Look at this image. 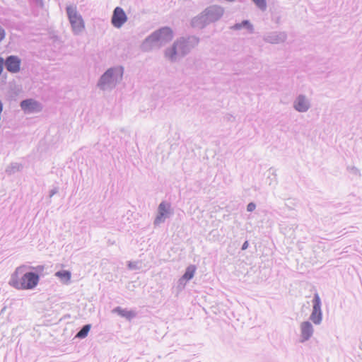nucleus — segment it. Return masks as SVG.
<instances>
[{
	"mask_svg": "<svg viewBox=\"0 0 362 362\" xmlns=\"http://www.w3.org/2000/svg\"><path fill=\"white\" fill-rule=\"evenodd\" d=\"M39 279L37 274L25 272V266H21L12 274L9 285L18 290H30L37 285Z\"/></svg>",
	"mask_w": 362,
	"mask_h": 362,
	"instance_id": "1",
	"label": "nucleus"
},
{
	"mask_svg": "<svg viewBox=\"0 0 362 362\" xmlns=\"http://www.w3.org/2000/svg\"><path fill=\"white\" fill-rule=\"evenodd\" d=\"M66 12L73 31L76 33L83 31L85 28L84 21L81 16L78 13L76 6H67Z\"/></svg>",
	"mask_w": 362,
	"mask_h": 362,
	"instance_id": "2",
	"label": "nucleus"
},
{
	"mask_svg": "<svg viewBox=\"0 0 362 362\" xmlns=\"http://www.w3.org/2000/svg\"><path fill=\"white\" fill-rule=\"evenodd\" d=\"M222 13L223 12L219 7L211 6L202 12L198 17V19L204 23L214 22L221 18Z\"/></svg>",
	"mask_w": 362,
	"mask_h": 362,
	"instance_id": "3",
	"label": "nucleus"
},
{
	"mask_svg": "<svg viewBox=\"0 0 362 362\" xmlns=\"http://www.w3.org/2000/svg\"><path fill=\"white\" fill-rule=\"evenodd\" d=\"M173 39V31L169 28H163L153 33L147 40L154 42H158L160 44L168 42Z\"/></svg>",
	"mask_w": 362,
	"mask_h": 362,
	"instance_id": "4",
	"label": "nucleus"
},
{
	"mask_svg": "<svg viewBox=\"0 0 362 362\" xmlns=\"http://www.w3.org/2000/svg\"><path fill=\"white\" fill-rule=\"evenodd\" d=\"M127 21V16L124 10L120 7H116L113 11L111 22L114 27L120 28Z\"/></svg>",
	"mask_w": 362,
	"mask_h": 362,
	"instance_id": "5",
	"label": "nucleus"
},
{
	"mask_svg": "<svg viewBox=\"0 0 362 362\" xmlns=\"http://www.w3.org/2000/svg\"><path fill=\"white\" fill-rule=\"evenodd\" d=\"M310 319L315 324H319L322 320L321 300L317 293H315L314 296L313 310Z\"/></svg>",
	"mask_w": 362,
	"mask_h": 362,
	"instance_id": "6",
	"label": "nucleus"
},
{
	"mask_svg": "<svg viewBox=\"0 0 362 362\" xmlns=\"http://www.w3.org/2000/svg\"><path fill=\"white\" fill-rule=\"evenodd\" d=\"M21 109L26 113L36 112L41 110V105L33 99H26L21 103Z\"/></svg>",
	"mask_w": 362,
	"mask_h": 362,
	"instance_id": "7",
	"label": "nucleus"
},
{
	"mask_svg": "<svg viewBox=\"0 0 362 362\" xmlns=\"http://www.w3.org/2000/svg\"><path fill=\"white\" fill-rule=\"evenodd\" d=\"M21 59L16 56H9L5 61V66L8 71L17 73L21 69Z\"/></svg>",
	"mask_w": 362,
	"mask_h": 362,
	"instance_id": "8",
	"label": "nucleus"
},
{
	"mask_svg": "<svg viewBox=\"0 0 362 362\" xmlns=\"http://www.w3.org/2000/svg\"><path fill=\"white\" fill-rule=\"evenodd\" d=\"M302 341L308 340L313 334V329L311 324L308 322H304L300 325Z\"/></svg>",
	"mask_w": 362,
	"mask_h": 362,
	"instance_id": "9",
	"label": "nucleus"
},
{
	"mask_svg": "<svg viewBox=\"0 0 362 362\" xmlns=\"http://www.w3.org/2000/svg\"><path fill=\"white\" fill-rule=\"evenodd\" d=\"M168 207H169L168 204H167L164 202H163L160 204L159 215L158 216V217L156 218V219L155 221L156 223H159L160 222H161L163 221V218L168 213Z\"/></svg>",
	"mask_w": 362,
	"mask_h": 362,
	"instance_id": "10",
	"label": "nucleus"
},
{
	"mask_svg": "<svg viewBox=\"0 0 362 362\" xmlns=\"http://www.w3.org/2000/svg\"><path fill=\"white\" fill-rule=\"evenodd\" d=\"M295 108L299 112H304L308 110V103L304 98L299 97L295 105Z\"/></svg>",
	"mask_w": 362,
	"mask_h": 362,
	"instance_id": "11",
	"label": "nucleus"
},
{
	"mask_svg": "<svg viewBox=\"0 0 362 362\" xmlns=\"http://www.w3.org/2000/svg\"><path fill=\"white\" fill-rule=\"evenodd\" d=\"M185 47V43L184 41H177L176 42H175L173 48L166 52V56L170 59H173L176 54L177 47L184 48Z\"/></svg>",
	"mask_w": 362,
	"mask_h": 362,
	"instance_id": "12",
	"label": "nucleus"
},
{
	"mask_svg": "<svg viewBox=\"0 0 362 362\" xmlns=\"http://www.w3.org/2000/svg\"><path fill=\"white\" fill-rule=\"evenodd\" d=\"M55 275L65 283H68L71 279V273L66 270L59 271Z\"/></svg>",
	"mask_w": 362,
	"mask_h": 362,
	"instance_id": "13",
	"label": "nucleus"
},
{
	"mask_svg": "<svg viewBox=\"0 0 362 362\" xmlns=\"http://www.w3.org/2000/svg\"><path fill=\"white\" fill-rule=\"evenodd\" d=\"M195 271H196V267L194 266L191 265V266L188 267L186 269L185 273L182 276V278L185 280L191 279L194 276Z\"/></svg>",
	"mask_w": 362,
	"mask_h": 362,
	"instance_id": "14",
	"label": "nucleus"
},
{
	"mask_svg": "<svg viewBox=\"0 0 362 362\" xmlns=\"http://www.w3.org/2000/svg\"><path fill=\"white\" fill-rule=\"evenodd\" d=\"M115 312H116L118 315H121L122 317L129 318V319L132 317L134 315L133 312L129 311V310H126L122 309L120 308H117L115 310Z\"/></svg>",
	"mask_w": 362,
	"mask_h": 362,
	"instance_id": "15",
	"label": "nucleus"
},
{
	"mask_svg": "<svg viewBox=\"0 0 362 362\" xmlns=\"http://www.w3.org/2000/svg\"><path fill=\"white\" fill-rule=\"evenodd\" d=\"M243 27H247L249 30H252V26L248 21H243L241 23H237L231 27L233 30H240Z\"/></svg>",
	"mask_w": 362,
	"mask_h": 362,
	"instance_id": "16",
	"label": "nucleus"
},
{
	"mask_svg": "<svg viewBox=\"0 0 362 362\" xmlns=\"http://www.w3.org/2000/svg\"><path fill=\"white\" fill-rule=\"evenodd\" d=\"M90 329V325H85L76 334V337L78 338H85L87 335H88V333L89 332Z\"/></svg>",
	"mask_w": 362,
	"mask_h": 362,
	"instance_id": "17",
	"label": "nucleus"
},
{
	"mask_svg": "<svg viewBox=\"0 0 362 362\" xmlns=\"http://www.w3.org/2000/svg\"><path fill=\"white\" fill-rule=\"evenodd\" d=\"M252 1L261 9H264L266 8V1L265 0H252Z\"/></svg>",
	"mask_w": 362,
	"mask_h": 362,
	"instance_id": "18",
	"label": "nucleus"
},
{
	"mask_svg": "<svg viewBox=\"0 0 362 362\" xmlns=\"http://www.w3.org/2000/svg\"><path fill=\"white\" fill-rule=\"evenodd\" d=\"M111 76H112V73H111V71L110 70H108L102 76V81H105V80L107 79L108 78L111 77Z\"/></svg>",
	"mask_w": 362,
	"mask_h": 362,
	"instance_id": "19",
	"label": "nucleus"
},
{
	"mask_svg": "<svg viewBox=\"0 0 362 362\" xmlns=\"http://www.w3.org/2000/svg\"><path fill=\"white\" fill-rule=\"evenodd\" d=\"M6 33L4 29L0 26V42L2 41L5 37Z\"/></svg>",
	"mask_w": 362,
	"mask_h": 362,
	"instance_id": "20",
	"label": "nucleus"
},
{
	"mask_svg": "<svg viewBox=\"0 0 362 362\" xmlns=\"http://www.w3.org/2000/svg\"><path fill=\"white\" fill-rule=\"evenodd\" d=\"M255 204L254 203H250L247 206V209L248 211H252L255 209Z\"/></svg>",
	"mask_w": 362,
	"mask_h": 362,
	"instance_id": "21",
	"label": "nucleus"
},
{
	"mask_svg": "<svg viewBox=\"0 0 362 362\" xmlns=\"http://www.w3.org/2000/svg\"><path fill=\"white\" fill-rule=\"evenodd\" d=\"M247 247H248V243H247V241H245V242L243 243V245L242 249H243V250H245V249H247Z\"/></svg>",
	"mask_w": 362,
	"mask_h": 362,
	"instance_id": "22",
	"label": "nucleus"
}]
</instances>
